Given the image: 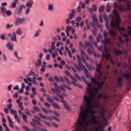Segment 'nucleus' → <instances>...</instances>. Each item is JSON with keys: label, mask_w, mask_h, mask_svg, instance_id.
Wrapping results in <instances>:
<instances>
[{"label": "nucleus", "mask_w": 131, "mask_h": 131, "mask_svg": "<svg viewBox=\"0 0 131 131\" xmlns=\"http://www.w3.org/2000/svg\"><path fill=\"white\" fill-rule=\"evenodd\" d=\"M83 101L85 102V108H83V106L82 105L80 106V113L79 115V118L77 119L75 127L76 131H84L86 129V127L89 125L88 117H90V115L88 113H91V115L96 114V111L93 110L95 107L99 108L101 107L100 103H97L98 99H96L94 101V104H93L92 98L89 97L88 95H85L83 97Z\"/></svg>", "instance_id": "1"}, {"label": "nucleus", "mask_w": 131, "mask_h": 131, "mask_svg": "<svg viewBox=\"0 0 131 131\" xmlns=\"http://www.w3.org/2000/svg\"><path fill=\"white\" fill-rule=\"evenodd\" d=\"M113 14L115 15V19L117 22H114V21L112 20L111 22V26L112 27H114V28H116L118 29L121 33L122 31H125V29L124 27L119 28V23L120 22V16H119V12L116 9H114L112 11Z\"/></svg>", "instance_id": "2"}, {"label": "nucleus", "mask_w": 131, "mask_h": 131, "mask_svg": "<svg viewBox=\"0 0 131 131\" xmlns=\"http://www.w3.org/2000/svg\"><path fill=\"white\" fill-rule=\"evenodd\" d=\"M119 2H122L123 3H126V6L125 4L118 6L119 10L121 12H125L126 10H130V2L129 0H121L119 1Z\"/></svg>", "instance_id": "3"}, {"label": "nucleus", "mask_w": 131, "mask_h": 131, "mask_svg": "<svg viewBox=\"0 0 131 131\" xmlns=\"http://www.w3.org/2000/svg\"><path fill=\"white\" fill-rule=\"evenodd\" d=\"M92 20L93 23H90V25L92 26L94 30H97V27L96 26H97L98 28H102L103 27V25L101 24L98 25V24H99V20H98V18H97L96 14L92 15Z\"/></svg>", "instance_id": "4"}, {"label": "nucleus", "mask_w": 131, "mask_h": 131, "mask_svg": "<svg viewBox=\"0 0 131 131\" xmlns=\"http://www.w3.org/2000/svg\"><path fill=\"white\" fill-rule=\"evenodd\" d=\"M77 58L78 60V64H76L75 63H73L74 66H75L76 69L78 71H81L82 70V68H84V66L82 64V63L81 62V58L80 57V56L78 54L77 55Z\"/></svg>", "instance_id": "5"}, {"label": "nucleus", "mask_w": 131, "mask_h": 131, "mask_svg": "<svg viewBox=\"0 0 131 131\" xmlns=\"http://www.w3.org/2000/svg\"><path fill=\"white\" fill-rule=\"evenodd\" d=\"M89 92L90 95L89 97L91 98V101H95L96 93H99V89L97 88H95L94 91H93L92 89H89Z\"/></svg>", "instance_id": "6"}, {"label": "nucleus", "mask_w": 131, "mask_h": 131, "mask_svg": "<svg viewBox=\"0 0 131 131\" xmlns=\"http://www.w3.org/2000/svg\"><path fill=\"white\" fill-rule=\"evenodd\" d=\"M26 18L25 17L21 18V17H16L14 24L16 26H19V25H21V24H24L25 23V21Z\"/></svg>", "instance_id": "7"}, {"label": "nucleus", "mask_w": 131, "mask_h": 131, "mask_svg": "<svg viewBox=\"0 0 131 131\" xmlns=\"http://www.w3.org/2000/svg\"><path fill=\"white\" fill-rule=\"evenodd\" d=\"M8 37H10V40L11 41H14L15 42H18V40H17V34H16V32H13L12 33H8Z\"/></svg>", "instance_id": "8"}, {"label": "nucleus", "mask_w": 131, "mask_h": 131, "mask_svg": "<svg viewBox=\"0 0 131 131\" xmlns=\"http://www.w3.org/2000/svg\"><path fill=\"white\" fill-rule=\"evenodd\" d=\"M26 6L23 5H21L19 7L16 9V11L15 12V15H21V13H22V10L23 9H26Z\"/></svg>", "instance_id": "9"}, {"label": "nucleus", "mask_w": 131, "mask_h": 131, "mask_svg": "<svg viewBox=\"0 0 131 131\" xmlns=\"http://www.w3.org/2000/svg\"><path fill=\"white\" fill-rule=\"evenodd\" d=\"M39 57L40 59H38L37 62H35L34 63V65L36 68L41 66V59H42V53H40L39 54Z\"/></svg>", "instance_id": "10"}, {"label": "nucleus", "mask_w": 131, "mask_h": 131, "mask_svg": "<svg viewBox=\"0 0 131 131\" xmlns=\"http://www.w3.org/2000/svg\"><path fill=\"white\" fill-rule=\"evenodd\" d=\"M54 85L55 89H54V88H51L52 92H53V93H54V94L57 93H61V91L59 90L60 89V86L58 85V84L56 82H54Z\"/></svg>", "instance_id": "11"}, {"label": "nucleus", "mask_w": 131, "mask_h": 131, "mask_svg": "<svg viewBox=\"0 0 131 131\" xmlns=\"http://www.w3.org/2000/svg\"><path fill=\"white\" fill-rule=\"evenodd\" d=\"M97 10L98 8L97 7V6L93 5H92V8H88V11L90 14H93L94 12H97Z\"/></svg>", "instance_id": "12"}, {"label": "nucleus", "mask_w": 131, "mask_h": 131, "mask_svg": "<svg viewBox=\"0 0 131 131\" xmlns=\"http://www.w3.org/2000/svg\"><path fill=\"white\" fill-rule=\"evenodd\" d=\"M91 119H90V122L92 123V124H97L98 123V121H97V117L96 116H94V115H91Z\"/></svg>", "instance_id": "13"}, {"label": "nucleus", "mask_w": 131, "mask_h": 131, "mask_svg": "<svg viewBox=\"0 0 131 131\" xmlns=\"http://www.w3.org/2000/svg\"><path fill=\"white\" fill-rule=\"evenodd\" d=\"M106 112H107V110L105 108V107H103L99 111V113L101 118H105V113H106Z\"/></svg>", "instance_id": "14"}, {"label": "nucleus", "mask_w": 131, "mask_h": 131, "mask_svg": "<svg viewBox=\"0 0 131 131\" xmlns=\"http://www.w3.org/2000/svg\"><path fill=\"white\" fill-rule=\"evenodd\" d=\"M17 113V111L14 112L13 110L11 111V114L14 115V119H15V120H16L17 123H20V119H19V117H18Z\"/></svg>", "instance_id": "15"}, {"label": "nucleus", "mask_w": 131, "mask_h": 131, "mask_svg": "<svg viewBox=\"0 0 131 131\" xmlns=\"http://www.w3.org/2000/svg\"><path fill=\"white\" fill-rule=\"evenodd\" d=\"M104 51L105 52V53H104V54H103V56L105 57L106 60H109V59H111V55H110V54H109V53H108V49H107V48H104Z\"/></svg>", "instance_id": "16"}, {"label": "nucleus", "mask_w": 131, "mask_h": 131, "mask_svg": "<svg viewBox=\"0 0 131 131\" xmlns=\"http://www.w3.org/2000/svg\"><path fill=\"white\" fill-rule=\"evenodd\" d=\"M123 77L126 80H129L131 78V72L125 73L123 74Z\"/></svg>", "instance_id": "17"}, {"label": "nucleus", "mask_w": 131, "mask_h": 131, "mask_svg": "<svg viewBox=\"0 0 131 131\" xmlns=\"http://www.w3.org/2000/svg\"><path fill=\"white\" fill-rule=\"evenodd\" d=\"M65 73L66 75H67L68 77H70L71 79L72 80V81H77V79L75 78V77L72 75H71V74L69 72V71L66 70L65 71Z\"/></svg>", "instance_id": "18"}, {"label": "nucleus", "mask_w": 131, "mask_h": 131, "mask_svg": "<svg viewBox=\"0 0 131 131\" xmlns=\"http://www.w3.org/2000/svg\"><path fill=\"white\" fill-rule=\"evenodd\" d=\"M6 47L9 51H14V44H12L11 42H8Z\"/></svg>", "instance_id": "19"}, {"label": "nucleus", "mask_w": 131, "mask_h": 131, "mask_svg": "<svg viewBox=\"0 0 131 131\" xmlns=\"http://www.w3.org/2000/svg\"><path fill=\"white\" fill-rule=\"evenodd\" d=\"M82 69L84 70L86 77H87V78H91L92 77V75H91V73L89 72V71H88V70L85 68V67L82 68Z\"/></svg>", "instance_id": "20"}, {"label": "nucleus", "mask_w": 131, "mask_h": 131, "mask_svg": "<svg viewBox=\"0 0 131 131\" xmlns=\"http://www.w3.org/2000/svg\"><path fill=\"white\" fill-rule=\"evenodd\" d=\"M7 119L9 123V126L11 128H14V122H13L12 119H11V117H10V116H7Z\"/></svg>", "instance_id": "21"}, {"label": "nucleus", "mask_w": 131, "mask_h": 131, "mask_svg": "<svg viewBox=\"0 0 131 131\" xmlns=\"http://www.w3.org/2000/svg\"><path fill=\"white\" fill-rule=\"evenodd\" d=\"M114 53L115 54L116 56H120L121 55H123V52L119 50V49H117L115 48L114 50Z\"/></svg>", "instance_id": "22"}, {"label": "nucleus", "mask_w": 131, "mask_h": 131, "mask_svg": "<svg viewBox=\"0 0 131 131\" xmlns=\"http://www.w3.org/2000/svg\"><path fill=\"white\" fill-rule=\"evenodd\" d=\"M74 76L77 78V79H78V80H83V81H84V82H86V79H85V78L84 77H81L79 76L78 74L76 73H74Z\"/></svg>", "instance_id": "23"}, {"label": "nucleus", "mask_w": 131, "mask_h": 131, "mask_svg": "<svg viewBox=\"0 0 131 131\" xmlns=\"http://www.w3.org/2000/svg\"><path fill=\"white\" fill-rule=\"evenodd\" d=\"M117 80L118 81V85L119 86H122V81H123V79L122 78L121 76L118 77Z\"/></svg>", "instance_id": "24"}, {"label": "nucleus", "mask_w": 131, "mask_h": 131, "mask_svg": "<svg viewBox=\"0 0 131 131\" xmlns=\"http://www.w3.org/2000/svg\"><path fill=\"white\" fill-rule=\"evenodd\" d=\"M32 5H33V1L30 0L27 2L26 7L28 8H32Z\"/></svg>", "instance_id": "25"}, {"label": "nucleus", "mask_w": 131, "mask_h": 131, "mask_svg": "<svg viewBox=\"0 0 131 131\" xmlns=\"http://www.w3.org/2000/svg\"><path fill=\"white\" fill-rule=\"evenodd\" d=\"M110 41L109 40L108 38L105 39V38H104V40H101V42L102 45H103V46H106V45H107L108 42H110Z\"/></svg>", "instance_id": "26"}, {"label": "nucleus", "mask_w": 131, "mask_h": 131, "mask_svg": "<svg viewBox=\"0 0 131 131\" xmlns=\"http://www.w3.org/2000/svg\"><path fill=\"white\" fill-rule=\"evenodd\" d=\"M98 98L99 99H108L109 96L106 95V94L102 95V94H99L98 95Z\"/></svg>", "instance_id": "27"}, {"label": "nucleus", "mask_w": 131, "mask_h": 131, "mask_svg": "<svg viewBox=\"0 0 131 131\" xmlns=\"http://www.w3.org/2000/svg\"><path fill=\"white\" fill-rule=\"evenodd\" d=\"M71 82H72V84L73 85H74L75 86H77V88H79V89H82V86L81 85L76 83V82H77V81H72Z\"/></svg>", "instance_id": "28"}, {"label": "nucleus", "mask_w": 131, "mask_h": 131, "mask_svg": "<svg viewBox=\"0 0 131 131\" xmlns=\"http://www.w3.org/2000/svg\"><path fill=\"white\" fill-rule=\"evenodd\" d=\"M48 10L49 12H54V5L52 4H49Z\"/></svg>", "instance_id": "29"}, {"label": "nucleus", "mask_w": 131, "mask_h": 131, "mask_svg": "<svg viewBox=\"0 0 131 131\" xmlns=\"http://www.w3.org/2000/svg\"><path fill=\"white\" fill-rule=\"evenodd\" d=\"M85 46L86 48L88 49H93V45H92V43L90 42H85Z\"/></svg>", "instance_id": "30"}, {"label": "nucleus", "mask_w": 131, "mask_h": 131, "mask_svg": "<svg viewBox=\"0 0 131 131\" xmlns=\"http://www.w3.org/2000/svg\"><path fill=\"white\" fill-rule=\"evenodd\" d=\"M28 77L27 79L25 78L24 79V82H25V83H28V82L29 81V82H31V81H32V79H31V78L29 77Z\"/></svg>", "instance_id": "31"}, {"label": "nucleus", "mask_w": 131, "mask_h": 131, "mask_svg": "<svg viewBox=\"0 0 131 131\" xmlns=\"http://www.w3.org/2000/svg\"><path fill=\"white\" fill-rule=\"evenodd\" d=\"M33 75H36V74L34 72H30L27 75H26V77H30V76H33Z\"/></svg>", "instance_id": "32"}, {"label": "nucleus", "mask_w": 131, "mask_h": 131, "mask_svg": "<svg viewBox=\"0 0 131 131\" xmlns=\"http://www.w3.org/2000/svg\"><path fill=\"white\" fill-rule=\"evenodd\" d=\"M96 66L97 67L96 68V70L97 71H98V72H101V68L102 67L101 66V64L100 63H96Z\"/></svg>", "instance_id": "33"}, {"label": "nucleus", "mask_w": 131, "mask_h": 131, "mask_svg": "<svg viewBox=\"0 0 131 131\" xmlns=\"http://www.w3.org/2000/svg\"><path fill=\"white\" fill-rule=\"evenodd\" d=\"M25 88V84L24 83H21V89H20L19 92L20 94L23 93V89Z\"/></svg>", "instance_id": "34"}, {"label": "nucleus", "mask_w": 131, "mask_h": 131, "mask_svg": "<svg viewBox=\"0 0 131 131\" xmlns=\"http://www.w3.org/2000/svg\"><path fill=\"white\" fill-rule=\"evenodd\" d=\"M47 101L49 103H53V102H54V100H53V99H52V98H50V95H47Z\"/></svg>", "instance_id": "35"}, {"label": "nucleus", "mask_w": 131, "mask_h": 131, "mask_svg": "<svg viewBox=\"0 0 131 131\" xmlns=\"http://www.w3.org/2000/svg\"><path fill=\"white\" fill-rule=\"evenodd\" d=\"M40 31H41L40 30H38L36 31L35 34L34 35V37H37L39 36V34H40Z\"/></svg>", "instance_id": "36"}, {"label": "nucleus", "mask_w": 131, "mask_h": 131, "mask_svg": "<svg viewBox=\"0 0 131 131\" xmlns=\"http://www.w3.org/2000/svg\"><path fill=\"white\" fill-rule=\"evenodd\" d=\"M12 104H9L8 105H7V107H8V110H10V114H11V111H13V113H14V111H14V110L12 109Z\"/></svg>", "instance_id": "37"}, {"label": "nucleus", "mask_w": 131, "mask_h": 131, "mask_svg": "<svg viewBox=\"0 0 131 131\" xmlns=\"http://www.w3.org/2000/svg\"><path fill=\"white\" fill-rule=\"evenodd\" d=\"M108 32L110 33L111 35H112V36H115V32L113 29H110Z\"/></svg>", "instance_id": "38"}, {"label": "nucleus", "mask_w": 131, "mask_h": 131, "mask_svg": "<svg viewBox=\"0 0 131 131\" xmlns=\"http://www.w3.org/2000/svg\"><path fill=\"white\" fill-rule=\"evenodd\" d=\"M22 116H23V118L25 122L27 123V122H28V121H27V116H26V115L24 114H23Z\"/></svg>", "instance_id": "39"}, {"label": "nucleus", "mask_w": 131, "mask_h": 131, "mask_svg": "<svg viewBox=\"0 0 131 131\" xmlns=\"http://www.w3.org/2000/svg\"><path fill=\"white\" fill-rule=\"evenodd\" d=\"M59 54H58V52L57 51H54L53 53H52V57L53 59H55L56 58V56H58Z\"/></svg>", "instance_id": "40"}, {"label": "nucleus", "mask_w": 131, "mask_h": 131, "mask_svg": "<svg viewBox=\"0 0 131 131\" xmlns=\"http://www.w3.org/2000/svg\"><path fill=\"white\" fill-rule=\"evenodd\" d=\"M52 106L55 108V109H58L60 110V106H59V105H58V104L56 103H53L52 104Z\"/></svg>", "instance_id": "41"}, {"label": "nucleus", "mask_w": 131, "mask_h": 131, "mask_svg": "<svg viewBox=\"0 0 131 131\" xmlns=\"http://www.w3.org/2000/svg\"><path fill=\"white\" fill-rule=\"evenodd\" d=\"M1 10L3 14H6V12H7V9H6V8L2 7L1 8Z\"/></svg>", "instance_id": "42"}, {"label": "nucleus", "mask_w": 131, "mask_h": 131, "mask_svg": "<svg viewBox=\"0 0 131 131\" xmlns=\"http://www.w3.org/2000/svg\"><path fill=\"white\" fill-rule=\"evenodd\" d=\"M64 81L68 83V84H71V83L70 82V80H69V79L67 78V77H64Z\"/></svg>", "instance_id": "43"}, {"label": "nucleus", "mask_w": 131, "mask_h": 131, "mask_svg": "<svg viewBox=\"0 0 131 131\" xmlns=\"http://www.w3.org/2000/svg\"><path fill=\"white\" fill-rule=\"evenodd\" d=\"M86 66L87 68L89 69V70L91 71V70H93V69H94V68L93 67V66L88 64V63H86Z\"/></svg>", "instance_id": "44"}, {"label": "nucleus", "mask_w": 131, "mask_h": 131, "mask_svg": "<svg viewBox=\"0 0 131 131\" xmlns=\"http://www.w3.org/2000/svg\"><path fill=\"white\" fill-rule=\"evenodd\" d=\"M91 80L92 81V82H93V83H95V84H97L98 81H97V80L95 79V78H93V77H91Z\"/></svg>", "instance_id": "45"}, {"label": "nucleus", "mask_w": 131, "mask_h": 131, "mask_svg": "<svg viewBox=\"0 0 131 131\" xmlns=\"http://www.w3.org/2000/svg\"><path fill=\"white\" fill-rule=\"evenodd\" d=\"M41 110L42 111V112L45 113V114H49V112L48 111V110H47L46 108L45 107H41Z\"/></svg>", "instance_id": "46"}, {"label": "nucleus", "mask_w": 131, "mask_h": 131, "mask_svg": "<svg viewBox=\"0 0 131 131\" xmlns=\"http://www.w3.org/2000/svg\"><path fill=\"white\" fill-rule=\"evenodd\" d=\"M14 56L18 59V60H21V58L19 57V55L18 54V52L17 51H15L14 52Z\"/></svg>", "instance_id": "47"}, {"label": "nucleus", "mask_w": 131, "mask_h": 131, "mask_svg": "<svg viewBox=\"0 0 131 131\" xmlns=\"http://www.w3.org/2000/svg\"><path fill=\"white\" fill-rule=\"evenodd\" d=\"M103 36L104 37V38H105V39H107V38H108V37H107V36H108V33L107 32V31H104Z\"/></svg>", "instance_id": "48"}, {"label": "nucleus", "mask_w": 131, "mask_h": 131, "mask_svg": "<svg viewBox=\"0 0 131 131\" xmlns=\"http://www.w3.org/2000/svg\"><path fill=\"white\" fill-rule=\"evenodd\" d=\"M16 33L18 35H20V34H22V31H21V29L18 28L17 30L16 31Z\"/></svg>", "instance_id": "49"}, {"label": "nucleus", "mask_w": 131, "mask_h": 131, "mask_svg": "<svg viewBox=\"0 0 131 131\" xmlns=\"http://www.w3.org/2000/svg\"><path fill=\"white\" fill-rule=\"evenodd\" d=\"M39 116L41 118H42V119H47V117L42 113H40Z\"/></svg>", "instance_id": "50"}, {"label": "nucleus", "mask_w": 131, "mask_h": 131, "mask_svg": "<svg viewBox=\"0 0 131 131\" xmlns=\"http://www.w3.org/2000/svg\"><path fill=\"white\" fill-rule=\"evenodd\" d=\"M64 107L68 110V111H71V108L70 106H69V105H68L67 103L64 104Z\"/></svg>", "instance_id": "51"}, {"label": "nucleus", "mask_w": 131, "mask_h": 131, "mask_svg": "<svg viewBox=\"0 0 131 131\" xmlns=\"http://www.w3.org/2000/svg\"><path fill=\"white\" fill-rule=\"evenodd\" d=\"M13 27V25H10L9 24H7L6 26V29H11Z\"/></svg>", "instance_id": "52"}, {"label": "nucleus", "mask_w": 131, "mask_h": 131, "mask_svg": "<svg viewBox=\"0 0 131 131\" xmlns=\"http://www.w3.org/2000/svg\"><path fill=\"white\" fill-rule=\"evenodd\" d=\"M104 6H101L100 7H99V11L100 13H103V12H104Z\"/></svg>", "instance_id": "53"}, {"label": "nucleus", "mask_w": 131, "mask_h": 131, "mask_svg": "<svg viewBox=\"0 0 131 131\" xmlns=\"http://www.w3.org/2000/svg\"><path fill=\"white\" fill-rule=\"evenodd\" d=\"M75 16V14H73V13H70L68 15L69 18L71 19H72L74 16Z\"/></svg>", "instance_id": "54"}, {"label": "nucleus", "mask_w": 131, "mask_h": 131, "mask_svg": "<svg viewBox=\"0 0 131 131\" xmlns=\"http://www.w3.org/2000/svg\"><path fill=\"white\" fill-rule=\"evenodd\" d=\"M111 10V7H110V5L109 4H107L106 5V12H107V13H109V12H110Z\"/></svg>", "instance_id": "55"}, {"label": "nucleus", "mask_w": 131, "mask_h": 131, "mask_svg": "<svg viewBox=\"0 0 131 131\" xmlns=\"http://www.w3.org/2000/svg\"><path fill=\"white\" fill-rule=\"evenodd\" d=\"M5 14H6L7 16H11L12 15V11H11V10H7Z\"/></svg>", "instance_id": "56"}, {"label": "nucleus", "mask_w": 131, "mask_h": 131, "mask_svg": "<svg viewBox=\"0 0 131 131\" xmlns=\"http://www.w3.org/2000/svg\"><path fill=\"white\" fill-rule=\"evenodd\" d=\"M59 80L61 81V82H62V83H65V79H64V77H59Z\"/></svg>", "instance_id": "57"}, {"label": "nucleus", "mask_w": 131, "mask_h": 131, "mask_svg": "<svg viewBox=\"0 0 131 131\" xmlns=\"http://www.w3.org/2000/svg\"><path fill=\"white\" fill-rule=\"evenodd\" d=\"M59 80L61 81V82H62V83H65V79H64V77H59Z\"/></svg>", "instance_id": "58"}, {"label": "nucleus", "mask_w": 131, "mask_h": 131, "mask_svg": "<svg viewBox=\"0 0 131 131\" xmlns=\"http://www.w3.org/2000/svg\"><path fill=\"white\" fill-rule=\"evenodd\" d=\"M25 14L28 15L29 14V13H30V8H27L25 11Z\"/></svg>", "instance_id": "59"}, {"label": "nucleus", "mask_w": 131, "mask_h": 131, "mask_svg": "<svg viewBox=\"0 0 131 131\" xmlns=\"http://www.w3.org/2000/svg\"><path fill=\"white\" fill-rule=\"evenodd\" d=\"M16 6H17V3L14 2L12 4L11 8H13V9H14V8H16Z\"/></svg>", "instance_id": "60"}, {"label": "nucleus", "mask_w": 131, "mask_h": 131, "mask_svg": "<svg viewBox=\"0 0 131 131\" xmlns=\"http://www.w3.org/2000/svg\"><path fill=\"white\" fill-rule=\"evenodd\" d=\"M75 21H76V22H78V23L80 22V21H81V17H80V16L77 17L76 18Z\"/></svg>", "instance_id": "61"}, {"label": "nucleus", "mask_w": 131, "mask_h": 131, "mask_svg": "<svg viewBox=\"0 0 131 131\" xmlns=\"http://www.w3.org/2000/svg\"><path fill=\"white\" fill-rule=\"evenodd\" d=\"M3 61H8V58L7 57V56H6V54H4L3 55Z\"/></svg>", "instance_id": "62"}, {"label": "nucleus", "mask_w": 131, "mask_h": 131, "mask_svg": "<svg viewBox=\"0 0 131 131\" xmlns=\"http://www.w3.org/2000/svg\"><path fill=\"white\" fill-rule=\"evenodd\" d=\"M23 128H24L25 131H30V129H29V128L26 126H23Z\"/></svg>", "instance_id": "63"}, {"label": "nucleus", "mask_w": 131, "mask_h": 131, "mask_svg": "<svg viewBox=\"0 0 131 131\" xmlns=\"http://www.w3.org/2000/svg\"><path fill=\"white\" fill-rule=\"evenodd\" d=\"M36 89L35 88H32V91L33 92V94L35 95L36 94Z\"/></svg>", "instance_id": "64"}]
</instances>
